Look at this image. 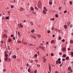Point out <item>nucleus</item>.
<instances>
[{"instance_id": "obj_9", "label": "nucleus", "mask_w": 73, "mask_h": 73, "mask_svg": "<svg viewBox=\"0 0 73 73\" xmlns=\"http://www.w3.org/2000/svg\"><path fill=\"white\" fill-rule=\"evenodd\" d=\"M31 11H34V8L33 7H31Z\"/></svg>"}, {"instance_id": "obj_39", "label": "nucleus", "mask_w": 73, "mask_h": 73, "mask_svg": "<svg viewBox=\"0 0 73 73\" xmlns=\"http://www.w3.org/2000/svg\"><path fill=\"white\" fill-rule=\"evenodd\" d=\"M27 66H29V64H27Z\"/></svg>"}, {"instance_id": "obj_38", "label": "nucleus", "mask_w": 73, "mask_h": 73, "mask_svg": "<svg viewBox=\"0 0 73 73\" xmlns=\"http://www.w3.org/2000/svg\"><path fill=\"white\" fill-rule=\"evenodd\" d=\"M55 16H56V17H58V16L57 15H55Z\"/></svg>"}, {"instance_id": "obj_17", "label": "nucleus", "mask_w": 73, "mask_h": 73, "mask_svg": "<svg viewBox=\"0 0 73 73\" xmlns=\"http://www.w3.org/2000/svg\"><path fill=\"white\" fill-rule=\"evenodd\" d=\"M70 43H71V44H72V43H73V40H70Z\"/></svg>"}, {"instance_id": "obj_13", "label": "nucleus", "mask_w": 73, "mask_h": 73, "mask_svg": "<svg viewBox=\"0 0 73 73\" xmlns=\"http://www.w3.org/2000/svg\"><path fill=\"white\" fill-rule=\"evenodd\" d=\"M23 10V8H20V11H22Z\"/></svg>"}, {"instance_id": "obj_19", "label": "nucleus", "mask_w": 73, "mask_h": 73, "mask_svg": "<svg viewBox=\"0 0 73 73\" xmlns=\"http://www.w3.org/2000/svg\"><path fill=\"white\" fill-rule=\"evenodd\" d=\"M31 25H33V23L32 21L31 22Z\"/></svg>"}, {"instance_id": "obj_47", "label": "nucleus", "mask_w": 73, "mask_h": 73, "mask_svg": "<svg viewBox=\"0 0 73 73\" xmlns=\"http://www.w3.org/2000/svg\"><path fill=\"white\" fill-rule=\"evenodd\" d=\"M37 66L38 67H40V65H37Z\"/></svg>"}, {"instance_id": "obj_36", "label": "nucleus", "mask_w": 73, "mask_h": 73, "mask_svg": "<svg viewBox=\"0 0 73 73\" xmlns=\"http://www.w3.org/2000/svg\"><path fill=\"white\" fill-rule=\"evenodd\" d=\"M70 3L71 5H72V1H70Z\"/></svg>"}, {"instance_id": "obj_10", "label": "nucleus", "mask_w": 73, "mask_h": 73, "mask_svg": "<svg viewBox=\"0 0 73 73\" xmlns=\"http://www.w3.org/2000/svg\"><path fill=\"white\" fill-rule=\"evenodd\" d=\"M66 60H69V57L68 56L66 57Z\"/></svg>"}, {"instance_id": "obj_59", "label": "nucleus", "mask_w": 73, "mask_h": 73, "mask_svg": "<svg viewBox=\"0 0 73 73\" xmlns=\"http://www.w3.org/2000/svg\"><path fill=\"white\" fill-rule=\"evenodd\" d=\"M53 29H54V27H52L51 29H52V30H53Z\"/></svg>"}, {"instance_id": "obj_21", "label": "nucleus", "mask_w": 73, "mask_h": 73, "mask_svg": "<svg viewBox=\"0 0 73 73\" xmlns=\"http://www.w3.org/2000/svg\"><path fill=\"white\" fill-rule=\"evenodd\" d=\"M5 60L6 61H7L8 60V58L6 57L5 58Z\"/></svg>"}, {"instance_id": "obj_34", "label": "nucleus", "mask_w": 73, "mask_h": 73, "mask_svg": "<svg viewBox=\"0 0 73 73\" xmlns=\"http://www.w3.org/2000/svg\"><path fill=\"white\" fill-rule=\"evenodd\" d=\"M6 19H9V18H8V17H5Z\"/></svg>"}, {"instance_id": "obj_16", "label": "nucleus", "mask_w": 73, "mask_h": 73, "mask_svg": "<svg viewBox=\"0 0 73 73\" xmlns=\"http://www.w3.org/2000/svg\"><path fill=\"white\" fill-rule=\"evenodd\" d=\"M28 46H32V44H30L29 43V44H28Z\"/></svg>"}, {"instance_id": "obj_58", "label": "nucleus", "mask_w": 73, "mask_h": 73, "mask_svg": "<svg viewBox=\"0 0 73 73\" xmlns=\"http://www.w3.org/2000/svg\"><path fill=\"white\" fill-rule=\"evenodd\" d=\"M58 61H60V60H61V59L60 58H59L58 59Z\"/></svg>"}, {"instance_id": "obj_20", "label": "nucleus", "mask_w": 73, "mask_h": 73, "mask_svg": "<svg viewBox=\"0 0 73 73\" xmlns=\"http://www.w3.org/2000/svg\"><path fill=\"white\" fill-rule=\"evenodd\" d=\"M66 56V55L65 54H64L63 55V57H65Z\"/></svg>"}, {"instance_id": "obj_51", "label": "nucleus", "mask_w": 73, "mask_h": 73, "mask_svg": "<svg viewBox=\"0 0 73 73\" xmlns=\"http://www.w3.org/2000/svg\"><path fill=\"white\" fill-rule=\"evenodd\" d=\"M59 10H60V11H61L60 9H61V7H59Z\"/></svg>"}, {"instance_id": "obj_56", "label": "nucleus", "mask_w": 73, "mask_h": 73, "mask_svg": "<svg viewBox=\"0 0 73 73\" xmlns=\"http://www.w3.org/2000/svg\"><path fill=\"white\" fill-rule=\"evenodd\" d=\"M62 42H64L65 41V39H63L62 40Z\"/></svg>"}, {"instance_id": "obj_11", "label": "nucleus", "mask_w": 73, "mask_h": 73, "mask_svg": "<svg viewBox=\"0 0 73 73\" xmlns=\"http://www.w3.org/2000/svg\"><path fill=\"white\" fill-rule=\"evenodd\" d=\"M43 13L44 14H46V11H45V10H43Z\"/></svg>"}, {"instance_id": "obj_8", "label": "nucleus", "mask_w": 73, "mask_h": 73, "mask_svg": "<svg viewBox=\"0 0 73 73\" xmlns=\"http://www.w3.org/2000/svg\"><path fill=\"white\" fill-rule=\"evenodd\" d=\"M38 8H40L41 7V5H38Z\"/></svg>"}, {"instance_id": "obj_45", "label": "nucleus", "mask_w": 73, "mask_h": 73, "mask_svg": "<svg viewBox=\"0 0 73 73\" xmlns=\"http://www.w3.org/2000/svg\"><path fill=\"white\" fill-rule=\"evenodd\" d=\"M58 63H59V64H61V61H59L58 62Z\"/></svg>"}, {"instance_id": "obj_2", "label": "nucleus", "mask_w": 73, "mask_h": 73, "mask_svg": "<svg viewBox=\"0 0 73 73\" xmlns=\"http://www.w3.org/2000/svg\"><path fill=\"white\" fill-rule=\"evenodd\" d=\"M62 50L63 52H65L66 50V48H62Z\"/></svg>"}, {"instance_id": "obj_57", "label": "nucleus", "mask_w": 73, "mask_h": 73, "mask_svg": "<svg viewBox=\"0 0 73 73\" xmlns=\"http://www.w3.org/2000/svg\"><path fill=\"white\" fill-rule=\"evenodd\" d=\"M1 44H3V42L2 41H1Z\"/></svg>"}, {"instance_id": "obj_30", "label": "nucleus", "mask_w": 73, "mask_h": 73, "mask_svg": "<svg viewBox=\"0 0 73 73\" xmlns=\"http://www.w3.org/2000/svg\"><path fill=\"white\" fill-rule=\"evenodd\" d=\"M37 55L36 54H35L34 56L35 57H37Z\"/></svg>"}, {"instance_id": "obj_24", "label": "nucleus", "mask_w": 73, "mask_h": 73, "mask_svg": "<svg viewBox=\"0 0 73 73\" xmlns=\"http://www.w3.org/2000/svg\"><path fill=\"white\" fill-rule=\"evenodd\" d=\"M44 47L43 46L42 47V50H44Z\"/></svg>"}, {"instance_id": "obj_55", "label": "nucleus", "mask_w": 73, "mask_h": 73, "mask_svg": "<svg viewBox=\"0 0 73 73\" xmlns=\"http://www.w3.org/2000/svg\"><path fill=\"white\" fill-rule=\"evenodd\" d=\"M18 43H21V41H18Z\"/></svg>"}, {"instance_id": "obj_29", "label": "nucleus", "mask_w": 73, "mask_h": 73, "mask_svg": "<svg viewBox=\"0 0 73 73\" xmlns=\"http://www.w3.org/2000/svg\"><path fill=\"white\" fill-rule=\"evenodd\" d=\"M47 33H50V30L47 31Z\"/></svg>"}, {"instance_id": "obj_31", "label": "nucleus", "mask_w": 73, "mask_h": 73, "mask_svg": "<svg viewBox=\"0 0 73 73\" xmlns=\"http://www.w3.org/2000/svg\"><path fill=\"white\" fill-rule=\"evenodd\" d=\"M5 57H8V55H7V54H5Z\"/></svg>"}, {"instance_id": "obj_42", "label": "nucleus", "mask_w": 73, "mask_h": 73, "mask_svg": "<svg viewBox=\"0 0 73 73\" xmlns=\"http://www.w3.org/2000/svg\"><path fill=\"white\" fill-rule=\"evenodd\" d=\"M35 73H37V70H35L34 71Z\"/></svg>"}, {"instance_id": "obj_6", "label": "nucleus", "mask_w": 73, "mask_h": 73, "mask_svg": "<svg viewBox=\"0 0 73 73\" xmlns=\"http://www.w3.org/2000/svg\"><path fill=\"white\" fill-rule=\"evenodd\" d=\"M3 36L5 37H6V38H7V35H6L4 34L3 35Z\"/></svg>"}, {"instance_id": "obj_48", "label": "nucleus", "mask_w": 73, "mask_h": 73, "mask_svg": "<svg viewBox=\"0 0 73 73\" xmlns=\"http://www.w3.org/2000/svg\"><path fill=\"white\" fill-rule=\"evenodd\" d=\"M3 72H6V70L5 69H4L3 70Z\"/></svg>"}, {"instance_id": "obj_60", "label": "nucleus", "mask_w": 73, "mask_h": 73, "mask_svg": "<svg viewBox=\"0 0 73 73\" xmlns=\"http://www.w3.org/2000/svg\"><path fill=\"white\" fill-rule=\"evenodd\" d=\"M55 73H58V71H56L55 72Z\"/></svg>"}, {"instance_id": "obj_54", "label": "nucleus", "mask_w": 73, "mask_h": 73, "mask_svg": "<svg viewBox=\"0 0 73 73\" xmlns=\"http://www.w3.org/2000/svg\"><path fill=\"white\" fill-rule=\"evenodd\" d=\"M54 20V18H52L51 19V20H52V21H53V20Z\"/></svg>"}, {"instance_id": "obj_50", "label": "nucleus", "mask_w": 73, "mask_h": 73, "mask_svg": "<svg viewBox=\"0 0 73 73\" xmlns=\"http://www.w3.org/2000/svg\"><path fill=\"white\" fill-rule=\"evenodd\" d=\"M37 53H38V55L39 56L40 55V53H39V52H38Z\"/></svg>"}, {"instance_id": "obj_44", "label": "nucleus", "mask_w": 73, "mask_h": 73, "mask_svg": "<svg viewBox=\"0 0 73 73\" xmlns=\"http://www.w3.org/2000/svg\"><path fill=\"white\" fill-rule=\"evenodd\" d=\"M65 59L64 58H63L62 59V61H65Z\"/></svg>"}, {"instance_id": "obj_62", "label": "nucleus", "mask_w": 73, "mask_h": 73, "mask_svg": "<svg viewBox=\"0 0 73 73\" xmlns=\"http://www.w3.org/2000/svg\"><path fill=\"white\" fill-rule=\"evenodd\" d=\"M39 48L40 49H41V48H42V47L41 46H39Z\"/></svg>"}, {"instance_id": "obj_27", "label": "nucleus", "mask_w": 73, "mask_h": 73, "mask_svg": "<svg viewBox=\"0 0 73 73\" xmlns=\"http://www.w3.org/2000/svg\"><path fill=\"white\" fill-rule=\"evenodd\" d=\"M64 27V28L65 29H66L67 28V26L66 25H65Z\"/></svg>"}, {"instance_id": "obj_37", "label": "nucleus", "mask_w": 73, "mask_h": 73, "mask_svg": "<svg viewBox=\"0 0 73 73\" xmlns=\"http://www.w3.org/2000/svg\"><path fill=\"white\" fill-rule=\"evenodd\" d=\"M38 36L39 37H41V35H38Z\"/></svg>"}, {"instance_id": "obj_26", "label": "nucleus", "mask_w": 73, "mask_h": 73, "mask_svg": "<svg viewBox=\"0 0 73 73\" xmlns=\"http://www.w3.org/2000/svg\"><path fill=\"white\" fill-rule=\"evenodd\" d=\"M68 26H69V25H70V22H69L68 23Z\"/></svg>"}, {"instance_id": "obj_1", "label": "nucleus", "mask_w": 73, "mask_h": 73, "mask_svg": "<svg viewBox=\"0 0 73 73\" xmlns=\"http://www.w3.org/2000/svg\"><path fill=\"white\" fill-rule=\"evenodd\" d=\"M42 59H43V62H45L46 61V59L45 58V57H42Z\"/></svg>"}, {"instance_id": "obj_32", "label": "nucleus", "mask_w": 73, "mask_h": 73, "mask_svg": "<svg viewBox=\"0 0 73 73\" xmlns=\"http://www.w3.org/2000/svg\"><path fill=\"white\" fill-rule=\"evenodd\" d=\"M59 40H61V38L60 36L58 37Z\"/></svg>"}, {"instance_id": "obj_23", "label": "nucleus", "mask_w": 73, "mask_h": 73, "mask_svg": "<svg viewBox=\"0 0 73 73\" xmlns=\"http://www.w3.org/2000/svg\"><path fill=\"white\" fill-rule=\"evenodd\" d=\"M11 38H9V39L8 41L9 42H11Z\"/></svg>"}, {"instance_id": "obj_46", "label": "nucleus", "mask_w": 73, "mask_h": 73, "mask_svg": "<svg viewBox=\"0 0 73 73\" xmlns=\"http://www.w3.org/2000/svg\"><path fill=\"white\" fill-rule=\"evenodd\" d=\"M20 27H23V25H21V24H20Z\"/></svg>"}, {"instance_id": "obj_3", "label": "nucleus", "mask_w": 73, "mask_h": 73, "mask_svg": "<svg viewBox=\"0 0 73 73\" xmlns=\"http://www.w3.org/2000/svg\"><path fill=\"white\" fill-rule=\"evenodd\" d=\"M49 68L50 72H51V67H50V66H49Z\"/></svg>"}, {"instance_id": "obj_4", "label": "nucleus", "mask_w": 73, "mask_h": 73, "mask_svg": "<svg viewBox=\"0 0 73 73\" xmlns=\"http://www.w3.org/2000/svg\"><path fill=\"white\" fill-rule=\"evenodd\" d=\"M31 37H32V38H36V36H35L32 35H31Z\"/></svg>"}, {"instance_id": "obj_14", "label": "nucleus", "mask_w": 73, "mask_h": 73, "mask_svg": "<svg viewBox=\"0 0 73 73\" xmlns=\"http://www.w3.org/2000/svg\"><path fill=\"white\" fill-rule=\"evenodd\" d=\"M44 9L45 10V11H48V10L46 9V8L45 7H44Z\"/></svg>"}, {"instance_id": "obj_64", "label": "nucleus", "mask_w": 73, "mask_h": 73, "mask_svg": "<svg viewBox=\"0 0 73 73\" xmlns=\"http://www.w3.org/2000/svg\"><path fill=\"white\" fill-rule=\"evenodd\" d=\"M59 53L60 55H61V52H59Z\"/></svg>"}, {"instance_id": "obj_7", "label": "nucleus", "mask_w": 73, "mask_h": 73, "mask_svg": "<svg viewBox=\"0 0 73 73\" xmlns=\"http://www.w3.org/2000/svg\"><path fill=\"white\" fill-rule=\"evenodd\" d=\"M49 4L50 5H52V2L51 1H50L49 2Z\"/></svg>"}, {"instance_id": "obj_5", "label": "nucleus", "mask_w": 73, "mask_h": 73, "mask_svg": "<svg viewBox=\"0 0 73 73\" xmlns=\"http://www.w3.org/2000/svg\"><path fill=\"white\" fill-rule=\"evenodd\" d=\"M68 70H71V67H68Z\"/></svg>"}, {"instance_id": "obj_41", "label": "nucleus", "mask_w": 73, "mask_h": 73, "mask_svg": "<svg viewBox=\"0 0 73 73\" xmlns=\"http://www.w3.org/2000/svg\"><path fill=\"white\" fill-rule=\"evenodd\" d=\"M66 12H67V11L66 10L64 12V13H66Z\"/></svg>"}, {"instance_id": "obj_63", "label": "nucleus", "mask_w": 73, "mask_h": 73, "mask_svg": "<svg viewBox=\"0 0 73 73\" xmlns=\"http://www.w3.org/2000/svg\"><path fill=\"white\" fill-rule=\"evenodd\" d=\"M13 40H15V37H13Z\"/></svg>"}, {"instance_id": "obj_53", "label": "nucleus", "mask_w": 73, "mask_h": 73, "mask_svg": "<svg viewBox=\"0 0 73 73\" xmlns=\"http://www.w3.org/2000/svg\"><path fill=\"white\" fill-rule=\"evenodd\" d=\"M68 50H70V48H68Z\"/></svg>"}, {"instance_id": "obj_35", "label": "nucleus", "mask_w": 73, "mask_h": 73, "mask_svg": "<svg viewBox=\"0 0 73 73\" xmlns=\"http://www.w3.org/2000/svg\"><path fill=\"white\" fill-rule=\"evenodd\" d=\"M58 60H57L56 61V64H58Z\"/></svg>"}, {"instance_id": "obj_43", "label": "nucleus", "mask_w": 73, "mask_h": 73, "mask_svg": "<svg viewBox=\"0 0 73 73\" xmlns=\"http://www.w3.org/2000/svg\"><path fill=\"white\" fill-rule=\"evenodd\" d=\"M32 14H36V13H35V12H32Z\"/></svg>"}, {"instance_id": "obj_12", "label": "nucleus", "mask_w": 73, "mask_h": 73, "mask_svg": "<svg viewBox=\"0 0 73 73\" xmlns=\"http://www.w3.org/2000/svg\"><path fill=\"white\" fill-rule=\"evenodd\" d=\"M13 58H16V56L15 55H14L13 56Z\"/></svg>"}, {"instance_id": "obj_22", "label": "nucleus", "mask_w": 73, "mask_h": 73, "mask_svg": "<svg viewBox=\"0 0 73 73\" xmlns=\"http://www.w3.org/2000/svg\"><path fill=\"white\" fill-rule=\"evenodd\" d=\"M18 36H19V37H20L21 36H20V33H19V32H18Z\"/></svg>"}, {"instance_id": "obj_61", "label": "nucleus", "mask_w": 73, "mask_h": 73, "mask_svg": "<svg viewBox=\"0 0 73 73\" xmlns=\"http://www.w3.org/2000/svg\"><path fill=\"white\" fill-rule=\"evenodd\" d=\"M71 56H72V55H73V52H71Z\"/></svg>"}, {"instance_id": "obj_40", "label": "nucleus", "mask_w": 73, "mask_h": 73, "mask_svg": "<svg viewBox=\"0 0 73 73\" xmlns=\"http://www.w3.org/2000/svg\"><path fill=\"white\" fill-rule=\"evenodd\" d=\"M50 55H51V56H53V54L52 53Z\"/></svg>"}, {"instance_id": "obj_49", "label": "nucleus", "mask_w": 73, "mask_h": 73, "mask_svg": "<svg viewBox=\"0 0 73 73\" xmlns=\"http://www.w3.org/2000/svg\"><path fill=\"white\" fill-rule=\"evenodd\" d=\"M8 12L9 13L8 14L9 15H11V14H10V11Z\"/></svg>"}, {"instance_id": "obj_33", "label": "nucleus", "mask_w": 73, "mask_h": 73, "mask_svg": "<svg viewBox=\"0 0 73 73\" xmlns=\"http://www.w3.org/2000/svg\"><path fill=\"white\" fill-rule=\"evenodd\" d=\"M33 62V60H30V62H31V63H32V62Z\"/></svg>"}, {"instance_id": "obj_18", "label": "nucleus", "mask_w": 73, "mask_h": 73, "mask_svg": "<svg viewBox=\"0 0 73 73\" xmlns=\"http://www.w3.org/2000/svg\"><path fill=\"white\" fill-rule=\"evenodd\" d=\"M28 70V72H31V69H30V68H29Z\"/></svg>"}, {"instance_id": "obj_15", "label": "nucleus", "mask_w": 73, "mask_h": 73, "mask_svg": "<svg viewBox=\"0 0 73 73\" xmlns=\"http://www.w3.org/2000/svg\"><path fill=\"white\" fill-rule=\"evenodd\" d=\"M35 9H36V11H38V8L37 7H35Z\"/></svg>"}, {"instance_id": "obj_25", "label": "nucleus", "mask_w": 73, "mask_h": 73, "mask_svg": "<svg viewBox=\"0 0 73 73\" xmlns=\"http://www.w3.org/2000/svg\"><path fill=\"white\" fill-rule=\"evenodd\" d=\"M51 44H53V43H54V40H52L51 42Z\"/></svg>"}, {"instance_id": "obj_28", "label": "nucleus", "mask_w": 73, "mask_h": 73, "mask_svg": "<svg viewBox=\"0 0 73 73\" xmlns=\"http://www.w3.org/2000/svg\"><path fill=\"white\" fill-rule=\"evenodd\" d=\"M31 32H32L33 33H34V32H35V30L33 29L31 31Z\"/></svg>"}, {"instance_id": "obj_52", "label": "nucleus", "mask_w": 73, "mask_h": 73, "mask_svg": "<svg viewBox=\"0 0 73 73\" xmlns=\"http://www.w3.org/2000/svg\"><path fill=\"white\" fill-rule=\"evenodd\" d=\"M11 8H13V7H14V6H11Z\"/></svg>"}]
</instances>
